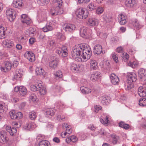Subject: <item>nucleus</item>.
Here are the masks:
<instances>
[{"mask_svg": "<svg viewBox=\"0 0 146 146\" xmlns=\"http://www.w3.org/2000/svg\"><path fill=\"white\" fill-rule=\"evenodd\" d=\"M92 54L89 45L79 44L74 46L72 52V56L76 61L84 62L89 59Z\"/></svg>", "mask_w": 146, "mask_h": 146, "instance_id": "f257e3e1", "label": "nucleus"}, {"mask_svg": "<svg viewBox=\"0 0 146 146\" xmlns=\"http://www.w3.org/2000/svg\"><path fill=\"white\" fill-rule=\"evenodd\" d=\"M47 18V12L46 10H40L38 11L37 19L39 23L46 21Z\"/></svg>", "mask_w": 146, "mask_h": 146, "instance_id": "f03ea898", "label": "nucleus"}, {"mask_svg": "<svg viewBox=\"0 0 146 146\" xmlns=\"http://www.w3.org/2000/svg\"><path fill=\"white\" fill-rule=\"evenodd\" d=\"M76 14L77 17L78 18L85 19L88 17V13L86 9L80 8L77 10Z\"/></svg>", "mask_w": 146, "mask_h": 146, "instance_id": "7ed1b4c3", "label": "nucleus"}, {"mask_svg": "<svg viewBox=\"0 0 146 146\" xmlns=\"http://www.w3.org/2000/svg\"><path fill=\"white\" fill-rule=\"evenodd\" d=\"M76 25L72 24L66 23L63 26V29L66 32L72 33L76 29Z\"/></svg>", "mask_w": 146, "mask_h": 146, "instance_id": "20e7f679", "label": "nucleus"}, {"mask_svg": "<svg viewBox=\"0 0 146 146\" xmlns=\"http://www.w3.org/2000/svg\"><path fill=\"white\" fill-rule=\"evenodd\" d=\"M15 11L11 9H8L6 11V15L10 21H13L15 18Z\"/></svg>", "mask_w": 146, "mask_h": 146, "instance_id": "39448f33", "label": "nucleus"}, {"mask_svg": "<svg viewBox=\"0 0 146 146\" xmlns=\"http://www.w3.org/2000/svg\"><path fill=\"white\" fill-rule=\"evenodd\" d=\"M56 52L63 57H65L68 54L67 48L66 46H64L61 48H57L56 49Z\"/></svg>", "mask_w": 146, "mask_h": 146, "instance_id": "423d86ee", "label": "nucleus"}, {"mask_svg": "<svg viewBox=\"0 0 146 146\" xmlns=\"http://www.w3.org/2000/svg\"><path fill=\"white\" fill-rule=\"evenodd\" d=\"M59 62V60L56 57L52 56L49 60V64L50 67L55 68H56Z\"/></svg>", "mask_w": 146, "mask_h": 146, "instance_id": "0eeeda50", "label": "nucleus"}, {"mask_svg": "<svg viewBox=\"0 0 146 146\" xmlns=\"http://www.w3.org/2000/svg\"><path fill=\"white\" fill-rule=\"evenodd\" d=\"M24 56L30 62H33L35 60V54L31 51H26L24 54Z\"/></svg>", "mask_w": 146, "mask_h": 146, "instance_id": "6e6552de", "label": "nucleus"}, {"mask_svg": "<svg viewBox=\"0 0 146 146\" xmlns=\"http://www.w3.org/2000/svg\"><path fill=\"white\" fill-rule=\"evenodd\" d=\"M137 79V76L135 73H129L128 75L127 83L130 84L133 82L136 81Z\"/></svg>", "mask_w": 146, "mask_h": 146, "instance_id": "1a4fd4ad", "label": "nucleus"}, {"mask_svg": "<svg viewBox=\"0 0 146 146\" xmlns=\"http://www.w3.org/2000/svg\"><path fill=\"white\" fill-rule=\"evenodd\" d=\"M93 52L95 54L98 55L101 53L104 54L105 53V51L102 50V46L100 44H97L94 46Z\"/></svg>", "mask_w": 146, "mask_h": 146, "instance_id": "9d476101", "label": "nucleus"}, {"mask_svg": "<svg viewBox=\"0 0 146 146\" xmlns=\"http://www.w3.org/2000/svg\"><path fill=\"white\" fill-rule=\"evenodd\" d=\"M7 133L5 131H3L0 132V142L3 143H6L9 140V138L7 136Z\"/></svg>", "mask_w": 146, "mask_h": 146, "instance_id": "9b49d317", "label": "nucleus"}, {"mask_svg": "<svg viewBox=\"0 0 146 146\" xmlns=\"http://www.w3.org/2000/svg\"><path fill=\"white\" fill-rule=\"evenodd\" d=\"M101 76V74L99 72H94L91 74L90 80L93 82L98 81L100 79Z\"/></svg>", "mask_w": 146, "mask_h": 146, "instance_id": "f8f14e48", "label": "nucleus"}, {"mask_svg": "<svg viewBox=\"0 0 146 146\" xmlns=\"http://www.w3.org/2000/svg\"><path fill=\"white\" fill-rule=\"evenodd\" d=\"M4 66L1 67V69L2 71L6 72L11 69L12 64L10 62L6 61L4 62Z\"/></svg>", "mask_w": 146, "mask_h": 146, "instance_id": "ddd939ff", "label": "nucleus"}, {"mask_svg": "<svg viewBox=\"0 0 146 146\" xmlns=\"http://www.w3.org/2000/svg\"><path fill=\"white\" fill-rule=\"evenodd\" d=\"M21 20L22 23L27 25L30 24L32 22L31 19L25 14L21 15Z\"/></svg>", "mask_w": 146, "mask_h": 146, "instance_id": "4468645a", "label": "nucleus"}, {"mask_svg": "<svg viewBox=\"0 0 146 146\" xmlns=\"http://www.w3.org/2000/svg\"><path fill=\"white\" fill-rule=\"evenodd\" d=\"M138 76L142 80H146V69L141 68L138 71Z\"/></svg>", "mask_w": 146, "mask_h": 146, "instance_id": "2eb2a0df", "label": "nucleus"}, {"mask_svg": "<svg viewBox=\"0 0 146 146\" xmlns=\"http://www.w3.org/2000/svg\"><path fill=\"white\" fill-rule=\"evenodd\" d=\"M52 22V21L48 22L46 25L42 29V30L45 32L52 30L53 29Z\"/></svg>", "mask_w": 146, "mask_h": 146, "instance_id": "dca6fc26", "label": "nucleus"}, {"mask_svg": "<svg viewBox=\"0 0 146 146\" xmlns=\"http://www.w3.org/2000/svg\"><path fill=\"white\" fill-rule=\"evenodd\" d=\"M63 10L62 9H60V10L56 9L55 7V9H51L50 12V14L53 16H55L56 15H60L63 13Z\"/></svg>", "mask_w": 146, "mask_h": 146, "instance_id": "f3484780", "label": "nucleus"}, {"mask_svg": "<svg viewBox=\"0 0 146 146\" xmlns=\"http://www.w3.org/2000/svg\"><path fill=\"white\" fill-rule=\"evenodd\" d=\"M22 69H17L15 71L14 75V79L16 80H20L22 77Z\"/></svg>", "mask_w": 146, "mask_h": 146, "instance_id": "a211bd4d", "label": "nucleus"}, {"mask_svg": "<svg viewBox=\"0 0 146 146\" xmlns=\"http://www.w3.org/2000/svg\"><path fill=\"white\" fill-rule=\"evenodd\" d=\"M98 24V20L95 18L92 17L88 19L87 24L90 26H97Z\"/></svg>", "mask_w": 146, "mask_h": 146, "instance_id": "6ab92c4d", "label": "nucleus"}, {"mask_svg": "<svg viewBox=\"0 0 146 146\" xmlns=\"http://www.w3.org/2000/svg\"><path fill=\"white\" fill-rule=\"evenodd\" d=\"M23 5V0H14L13 1V6L14 7L20 8Z\"/></svg>", "mask_w": 146, "mask_h": 146, "instance_id": "aec40b11", "label": "nucleus"}, {"mask_svg": "<svg viewBox=\"0 0 146 146\" xmlns=\"http://www.w3.org/2000/svg\"><path fill=\"white\" fill-rule=\"evenodd\" d=\"M110 77L111 82L113 84L115 85L118 84L119 81V79L114 74H111Z\"/></svg>", "mask_w": 146, "mask_h": 146, "instance_id": "412c9836", "label": "nucleus"}, {"mask_svg": "<svg viewBox=\"0 0 146 146\" xmlns=\"http://www.w3.org/2000/svg\"><path fill=\"white\" fill-rule=\"evenodd\" d=\"M118 21L120 24L124 25L126 23L127 17L124 15L121 14L118 15Z\"/></svg>", "mask_w": 146, "mask_h": 146, "instance_id": "4be33fe9", "label": "nucleus"}, {"mask_svg": "<svg viewBox=\"0 0 146 146\" xmlns=\"http://www.w3.org/2000/svg\"><path fill=\"white\" fill-rule=\"evenodd\" d=\"M101 103L104 105H108L110 101V98L106 96H103L99 98Z\"/></svg>", "mask_w": 146, "mask_h": 146, "instance_id": "5701e85b", "label": "nucleus"}, {"mask_svg": "<svg viewBox=\"0 0 146 146\" xmlns=\"http://www.w3.org/2000/svg\"><path fill=\"white\" fill-rule=\"evenodd\" d=\"M2 45L4 47L10 48L13 46L14 43L11 40L6 39L3 41Z\"/></svg>", "mask_w": 146, "mask_h": 146, "instance_id": "b1692460", "label": "nucleus"}, {"mask_svg": "<svg viewBox=\"0 0 146 146\" xmlns=\"http://www.w3.org/2000/svg\"><path fill=\"white\" fill-rule=\"evenodd\" d=\"M138 93L141 97L146 96V89L145 87L141 86L138 89Z\"/></svg>", "mask_w": 146, "mask_h": 146, "instance_id": "393cba45", "label": "nucleus"}, {"mask_svg": "<svg viewBox=\"0 0 146 146\" xmlns=\"http://www.w3.org/2000/svg\"><path fill=\"white\" fill-rule=\"evenodd\" d=\"M37 127L36 124L34 123H27L24 127L26 129L30 130L33 129Z\"/></svg>", "mask_w": 146, "mask_h": 146, "instance_id": "a878e982", "label": "nucleus"}, {"mask_svg": "<svg viewBox=\"0 0 146 146\" xmlns=\"http://www.w3.org/2000/svg\"><path fill=\"white\" fill-rule=\"evenodd\" d=\"M53 3L56 6V9L60 10L62 9V5L63 1L62 0H53Z\"/></svg>", "mask_w": 146, "mask_h": 146, "instance_id": "bb28decb", "label": "nucleus"}, {"mask_svg": "<svg viewBox=\"0 0 146 146\" xmlns=\"http://www.w3.org/2000/svg\"><path fill=\"white\" fill-rule=\"evenodd\" d=\"M87 28L84 27H82L80 30V33L81 36L84 38H87Z\"/></svg>", "mask_w": 146, "mask_h": 146, "instance_id": "cd10ccee", "label": "nucleus"}, {"mask_svg": "<svg viewBox=\"0 0 146 146\" xmlns=\"http://www.w3.org/2000/svg\"><path fill=\"white\" fill-rule=\"evenodd\" d=\"M62 126L63 129H66V131L70 134L71 133L72 130L71 128V127L68 124L66 123H64L62 125Z\"/></svg>", "mask_w": 146, "mask_h": 146, "instance_id": "c85d7f7f", "label": "nucleus"}, {"mask_svg": "<svg viewBox=\"0 0 146 146\" xmlns=\"http://www.w3.org/2000/svg\"><path fill=\"white\" fill-rule=\"evenodd\" d=\"M78 140L77 138L74 135H72L66 139V141L67 143H70L72 141V142H75Z\"/></svg>", "mask_w": 146, "mask_h": 146, "instance_id": "c756f323", "label": "nucleus"}, {"mask_svg": "<svg viewBox=\"0 0 146 146\" xmlns=\"http://www.w3.org/2000/svg\"><path fill=\"white\" fill-rule=\"evenodd\" d=\"M39 89V92L41 95H44L46 93V88L42 86L40 84H38V85Z\"/></svg>", "mask_w": 146, "mask_h": 146, "instance_id": "7c9ffc66", "label": "nucleus"}, {"mask_svg": "<svg viewBox=\"0 0 146 146\" xmlns=\"http://www.w3.org/2000/svg\"><path fill=\"white\" fill-rule=\"evenodd\" d=\"M36 73L37 75H42L44 74V77L45 76L46 73L44 70L41 67H37L36 68Z\"/></svg>", "mask_w": 146, "mask_h": 146, "instance_id": "2f4dec72", "label": "nucleus"}, {"mask_svg": "<svg viewBox=\"0 0 146 146\" xmlns=\"http://www.w3.org/2000/svg\"><path fill=\"white\" fill-rule=\"evenodd\" d=\"M80 90L81 92L83 94H88L91 92V89L84 86L81 87Z\"/></svg>", "mask_w": 146, "mask_h": 146, "instance_id": "473e14b6", "label": "nucleus"}, {"mask_svg": "<svg viewBox=\"0 0 146 146\" xmlns=\"http://www.w3.org/2000/svg\"><path fill=\"white\" fill-rule=\"evenodd\" d=\"M132 23L133 25L137 29H140L142 27V26L140 24L139 21L136 19L133 20Z\"/></svg>", "mask_w": 146, "mask_h": 146, "instance_id": "72a5a7b5", "label": "nucleus"}, {"mask_svg": "<svg viewBox=\"0 0 146 146\" xmlns=\"http://www.w3.org/2000/svg\"><path fill=\"white\" fill-rule=\"evenodd\" d=\"M7 28H4L0 26V39H2L5 37V31L7 30Z\"/></svg>", "mask_w": 146, "mask_h": 146, "instance_id": "f704fd0d", "label": "nucleus"}, {"mask_svg": "<svg viewBox=\"0 0 146 146\" xmlns=\"http://www.w3.org/2000/svg\"><path fill=\"white\" fill-rule=\"evenodd\" d=\"M134 4V1L133 0H126L125 2V6L128 8L133 7Z\"/></svg>", "mask_w": 146, "mask_h": 146, "instance_id": "c9c22d12", "label": "nucleus"}, {"mask_svg": "<svg viewBox=\"0 0 146 146\" xmlns=\"http://www.w3.org/2000/svg\"><path fill=\"white\" fill-rule=\"evenodd\" d=\"M81 66L80 65H77L74 63H72L70 66V69L73 71H77L80 70V67Z\"/></svg>", "mask_w": 146, "mask_h": 146, "instance_id": "e433bc0d", "label": "nucleus"}, {"mask_svg": "<svg viewBox=\"0 0 146 146\" xmlns=\"http://www.w3.org/2000/svg\"><path fill=\"white\" fill-rule=\"evenodd\" d=\"M55 110L53 108H49L47 109L45 112V115L48 117L49 116H52L54 113Z\"/></svg>", "mask_w": 146, "mask_h": 146, "instance_id": "4c0bfd02", "label": "nucleus"}, {"mask_svg": "<svg viewBox=\"0 0 146 146\" xmlns=\"http://www.w3.org/2000/svg\"><path fill=\"white\" fill-rule=\"evenodd\" d=\"M27 90L26 88L23 86H20L19 93L21 96H23L27 94Z\"/></svg>", "mask_w": 146, "mask_h": 146, "instance_id": "58836bf2", "label": "nucleus"}, {"mask_svg": "<svg viewBox=\"0 0 146 146\" xmlns=\"http://www.w3.org/2000/svg\"><path fill=\"white\" fill-rule=\"evenodd\" d=\"M90 68L92 70L96 69L97 68V63L95 60H91L90 62Z\"/></svg>", "mask_w": 146, "mask_h": 146, "instance_id": "ea45409f", "label": "nucleus"}, {"mask_svg": "<svg viewBox=\"0 0 146 146\" xmlns=\"http://www.w3.org/2000/svg\"><path fill=\"white\" fill-rule=\"evenodd\" d=\"M112 143L114 144H117L119 139V137L114 134H113L111 135Z\"/></svg>", "mask_w": 146, "mask_h": 146, "instance_id": "a19ab883", "label": "nucleus"}, {"mask_svg": "<svg viewBox=\"0 0 146 146\" xmlns=\"http://www.w3.org/2000/svg\"><path fill=\"white\" fill-rule=\"evenodd\" d=\"M119 126L120 127L123 128L125 129H127L129 128V125L123 122H121L119 123Z\"/></svg>", "mask_w": 146, "mask_h": 146, "instance_id": "79ce46f5", "label": "nucleus"}, {"mask_svg": "<svg viewBox=\"0 0 146 146\" xmlns=\"http://www.w3.org/2000/svg\"><path fill=\"white\" fill-rule=\"evenodd\" d=\"M108 119V116H106L104 120L103 119H100V121L102 124L104 125H105L107 126V124L109 123L110 122Z\"/></svg>", "mask_w": 146, "mask_h": 146, "instance_id": "37998d69", "label": "nucleus"}, {"mask_svg": "<svg viewBox=\"0 0 146 146\" xmlns=\"http://www.w3.org/2000/svg\"><path fill=\"white\" fill-rule=\"evenodd\" d=\"M9 115L12 119H17L16 112L15 110H13L10 111L9 112Z\"/></svg>", "mask_w": 146, "mask_h": 146, "instance_id": "c03bdc74", "label": "nucleus"}, {"mask_svg": "<svg viewBox=\"0 0 146 146\" xmlns=\"http://www.w3.org/2000/svg\"><path fill=\"white\" fill-rule=\"evenodd\" d=\"M139 105L142 107L145 106L146 105V99H141L139 100Z\"/></svg>", "mask_w": 146, "mask_h": 146, "instance_id": "a18cd8bd", "label": "nucleus"}, {"mask_svg": "<svg viewBox=\"0 0 146 146\" xmlns=\"http://www.w3.org/2000/svg\"><path fill=\"white\" fill-rule=\"evenodd\" d=\"M49 1V0H37V3L41 6H43L47 4Z\"/></svg>", "mask_w": 146, "mask_h": 146, "instance_id": "49530a36", "label": "nucleus"}, {"mask_svg": "<svg viewBox=\"0 0 146 146\" xmlns=\"http://www.w3.org/2000/svg\"><path fill=\"white\" fill-rule=\"evenodd\" d=\"M40 146H50L49 142L46 140H42L40 141L39 143Z\"/></svg>", "mask_w": 146, "mask_h": 146, "instance_id": "de8ad7c7", "label": "nucleus"}, {"mask_svg": "<svg viewBox=\"0 0 146 146\" xmlns=\"http://www.w3.org/2000/svg\"><path fill=\"white\" fill-rule=\"evenodd\" d=\"M29 117L30 119L32 120L35 119L36 117V113L34 111H31L29 113Z\"/></svg>", "mask_w": 146, "mask_h": 146, "instance_id": "09e8293b", "label": "nucleus"}, {"mask_svg": "<svg viewBox=\"0 0 146 146\" xmlns=\"http://www.w3.org/2000/svg\"><path fill=\"white\" fill-rule=\"evenodd\" d=\"M102 18L104 20L106 23L109 22L111 21V18H108L106 14H104L103 15Z\"/></svg>", "mask_w": 146, "mask_h": 146, "instance_id": "8fccbe9b", "label": "nucleus"}, {"mask_svg": "<svg viewBox=\"0 0 146 146\" xmlns=\"http://www.w3.org/2000/svg\"><path fill=\"white\" fill-rule=\"evenodd\" d=\"M29 99L31 101L34 102L37 100V99L36 95L34 94H32L29 96Z\"/></svg>", "mask_w": 146, "mask_h": 146, "instance_id": "3c124183", "label": "nucleus"}, {"mask_svg": "<svg viewBox=\"0 0 146 146\" xmlns=\"http://www.w3.org/2000/svg\"><path fill=\"white\" fill-rule=\"evenodd\" d=\"M55 78H61L62 76V73L61 71L58 70L54 73Z\"/></svg>", "mask_w": 146, "mask_h": 146, "instance_id": "603ef678", "label": "nucleus"}, {"mask_svg": "<svg viewBox=\"0 0 146 146\" xmlns=\"http://www.w3.org/2000/svg\"><path fill=\"white\" fill-rule=\"evenodd\" d=\"M104 11L103 7H98L96 10V13L100 15L102 14Z\"/></svg>", "mask_w": 146, "mask_h": 146, "instance_id": "864d4df0", "label": "nucleus"}, {"mask_svg": "<svg viewBox=\"0 0 146 146\" xmlns=\"http://www.w3.org/2000/svg\"><path fill=\"white\" fill-rule=\"evenodd\" d=\"M111 56L113 60L115 62L117 63L118 60L116 53L115 52H113L111 54Z\"/></svg>", "mask_w": 146, "mask_h": 146, "instance_id": "5fc2aeb1", "label": "nucleus"}, {"mask_svg": "<svg viewBox=\"0 0 146 146\" xmlns=\"http://www.w3.org/2000/svg\"><path fill=\"white\" fill-rule=\"evenodd\" d=\"M5 104L2 102L0 101V113H2L5 109L3 108L5 106Z\"/></svg>", "mask_w": 146, "mask_h": 146, "instance_id": "6e6d98bb", "label": "nucleus"}, {"mask_svg": "<svg viewBox=\"0 0 146 146\" xmlns=\"http://www.w3.org/2000/svg\"><path fill=\"white\" fill-rule=\"evenodd\" d=\"M10 131H9V132L10 133V135H13L17 131V130L16 128L15 127L12 128Z\"/></svg>", "mask_w": 146, "mask_h": 146, "instance_id": "4d7b16f0", "label": "nucleus"}, {"mask_svg": "<svg viewBox=\"0 0 146 146\" xmlns=\"http://www.w3.org/2000/svg\"><path fill=\"white\" fill-rule=\"evenodd\" d=\"M122 58L125 62H127L129 58V55L126 53H125L123 55Z\"/></svg>", "mask_w": 146, "mask_h": 146, "instance_id": "13d9d810", "label": "nucleus"}, {"mask_svg": "<svg viewBox=\"0 0 146 146\" xmlns=\"http://www.w3.org/2000/svg\"><path fill=\"white\" fill-rule=\"evenodd\" d=\"M88 8L90 11H92L95 8V6L93 3H90L88 5Z\"/></svg>", "mask_w": 146, "mask_h": 146, "instance_id": "bf43d9fd", "label": "nucleus"}, {"mask_svg": "<svg viewBox=\"0 0 146 146\" xmlns=\"http://www.w3.org/2000/svg\"><path fill=\"white\" fill-rule=\"evenodd\" d=\"M97 35L98 36H99L100 37V38H106L107 35L105 33H99V34H98V33H97Z\"/></svg>", "mask_w": 146, "mask_h": 146, "instance_id": "052dcab7", "label": "nucleus"}, {"mask_svg": "<svg viewBox=\"0 0 146 146\" xmlns=\"http://www.w3.org/2000/svg\"><path fill=\"white\" fill-rule=\"evenodd\" d=\"M57 38L61 40H63L65 39V37L64 35L59 33L58 36Z\"/></svg>", "mask_w": 146, "mask_h": 146, "instance_id": "680f3d73", "label": "nucleus"}, {"mask_svg": "<svg viewBox=\"0 0 146 146\" xmlns=\"http://www.w3.org/2000/svg\"><path fill=\"white\" fill-rule=\"evenodd\" d=\"M31 90L35 92L37 91L38 88L37 87L34 85H31L30 86Z\"/></svg>", "mask_w": 146, "mask_h": 146, "instance_id": "e2e57ef3", "label": "nucleus"}, {"mask_svg": "<svg viewBox=\"0 0 146 146\" xmlns=\"http://www.w3.org/2000/svg\"><path fill=\"white\" fill-rule=\"evenodd\" d=\"M12 125L15 127L17 128H19L21 126L20 124L19 123H18L16 121L13 122Z\"/></svg>", "mask_w": 146, "mask_h": 146, "instance_id": "0e129e2a", "label": "nucleus"}, {"mask_svg": "<svg viewBox=\"0 0 146 146\" xmlns=\"http://www.w3.org/2000/svg\"><path fill=\"white\" fill-rule=\"evenodd\" d=\"M11 100L12 102L14 103L17 102L19 101V99L14 96H12L11 98Z\"/></svg>", "mask_w": 146, "mask_h": 146, "instance_id": "69168bd1", "label": "nucleus"}, {"mask_svg": "<svg viewBox=\"0 0 146 146\" xmlns=\"http://www.w3.org/2000/svg\"><path fill=\"white\" fill-rule=\"evenodd\" d=\"M17 118L20 119L22 117L23 115L22 113L21 112H16Z\"/></svg>", "mask_w": 146, "mask_h": 146, "instance_id": "338daca9", "label": "nucleus"}, {"mask_svg": "<svg viewBox=\"0 0 146 146\" xmlns=\"http://www.w3.org/2000/svg\"><path fill=\"white\" fill-rule=\"evenodd\" d=\"M88 128L92 131H94L96 128L93 125H90L88 126Z\"/></svg>", "mask_w": 146, "mask_h": 146, "instance_id": "774afa93", "label": "nucleus"}]
</instances>
